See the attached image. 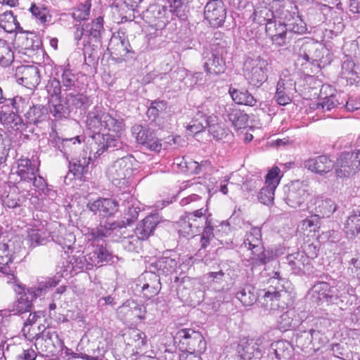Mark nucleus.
Segmentation results:
<instances>
[{
	"label": "nucleus",
	"instance_id": "b1692460",
	"mask_svg": "<svg viewBox=\"0 0 360 360\" xmlns=\"http://www.w3.org/2000/svg\"><path fill=\"white\" fill-rule=\"evenodd\" d=\"M276 1H286L285 0H262L259 1L253 13V20L259 25H266L275 18L279 19V13L274 8Z\"/></svg>",
	"mask_w": 360,
	"mask_h": 360
},
{
	"label": "nucleus",
	"instance_id": "1a4fd4ad",
	"mask_svg": "<svg viewBox=\"0 0 360 360\" xmlns=\"http://www.w3.org/2000/svg\"><path fill=\"white\" fill-rule=\"evenodd\" d=\"M134 158L125 156L113 162L106 170L108 179L117 188L129 184L133 174Z\"/></svg>",
	"mask_w": 360,
	"mask_h": 360
},
{
	"label": "nucleus",
	"instance_id": "49530a36",
	"mask_svg": "<svg viewBox=\"0 0 360 360\" xmlns=\"http://www.w3.org/2000/svg\"><path fill=\"white\" fill-rule=\"evenodd\" d=\"M0 27L8 33L14 32L25 33L17 20L16 16L13 15L11 11H6L0 15Z\"/></svg>",
	"mask_w": 360,
	"mask_h": 360
},
{
	"label": "nucleus",
	"instance_id": "052dcab7",
	"mask_svg": "<svg viewBox=\"0 0 360 360\" xmlns=\"http://www.w3.org/2000/svg\"><path fill=\"white\" fill-rule=\"evenodd\" d=\"M82 141H84V138L80 136L62 140L61 148L60 150L63 153L67 160H68V156L72 153V150H75Z\"/></svg>",
	"mask_w": 360,
	"mask_h": 360
},
{
	"label": "nucleus",
	"instance_id": "dca6fc26",
	"mask_svg": "<svg viewBox=\"0 0 360 360\" xmlns=\"http://www.w3.org/2000/svg\"><path fill=\"white\" fill-rule=\"evenodd\" d=\"M296 83L293 75L283 71L277 82L274 99L278 104L285 105L290 103L291 96L296 92Z\"/></svg>",
	"mask_w": 360,
	"mask_h": 360
},
{
	"label": "nucleus",
	"instance_id": "680f3d73",
	"mask_svg": "<svg viewBox=\"0 0 360 360\" xmlns=\"http://www.w3.org/2000/svg\"><path fill=\"white\" fill-rule=\"evenodd\" d=\"M283 176L280 168L277 166L272 167L265 176V184L274 189L279 185Z\"/></svg>",
	"mask_w": 360,
	"mask_h": 360
},
{
	"label": "nucleus",
	"instance_id": "ea45409f",
	"mask_svg": "<svg viewBox=\"0 0 360 360\" xmlns=\"http://www.w3.org/2000/svg\"><path fill=\"white\" fill-rule=\"evenodd\" d=\"M142 279H148L149 281L141 286V290L144 292L145 296L149 297L158 294L161 289V283L160 277L157 274L150 271H146L142 274V278H139V281Z\"/></svg>",
	"mask_w": 360,
	"mask_h": 360
},
{
	"label": "nucleus",
	"instance_id": "de8ad7c7",
	"mask_svg": "<svg viewBox=\"0 0 360 360\" xmlns=\"http://www.w3.org/2000/svg\"><path fill=\"white\" fill-rule=\"evenodd\" d=\"M205 277L214 291L224 292L228 290V285L224 278L225 274L222 270L209 272L205 275Z\"/></svg>",
	"mask_w": 360,
	"mask_h": 360
},
{
	"label": "nucleus",
	"instance_id": "0eeeda50",
	"mask_svg": "<svg viewBox=\"0 0 360 360\" xmlns=\"http://www.w3.org/2000/svg\"><path fill=\"white\" fill-rule=\"evenodd\" d=\"M208 215L207 205L193 212L181 215L176 222L178 231L184 237H193L207 224Z\"/></svg>",
	"mask_w": 360,
	"mask_h": 360
},
{
	"label": "nucleus",
	"instance_id": "39448f33",
	"mask_svg": "<svg viewBox=\"0 0 360 360\" xmlns=\"http://www.w3.org/2000/svg\"><path fill=\"white\" fill-rule=\"evenodd\" d=\"M27 102V99H22L19 96L5 97L0 86V122L8 129L22 131L26 129V124L20 116L13 113V110L22 111Z\"/></svg>",
	"mask_w": 360,
	"mask_h": 360
},
{
	"label": "nucleus",
	"instance_id": "37998d69",
	"mask_svg": "<svg viewBox=\"0 0 360 360\" xmlns=\"http://www.w3.org/2000/svg\"><path fill=\"white\" fill-rule=\"evenodd\" d=\"M65 103L70 108V110L79 109L85 111L92 104L91 98L84 94L70 93L65 96Z\"/></svg>",
	"mask_w": 360,
	"mask_h": 360
},
{
	"label": "nucleus",
	"instance_id": "f704fd0d",
	"mask_svg": "<svg viewBox=\"0 0 360 360\" xmlns=\"http://www.w3.org/2000/svg\"><path fill=\"white\" fill-rule=\"evenodd\" d=\"M112 254L104 242L94 245L92 250L89 252V262L94 266H101L103 263L112 261Z\"/></svg>",
	"mask_w": 360,
	"mask_h": 360
},
{
	"label": "nucleus",
	"instance_id": "4c0bfd02",
	"mask_svg": "<svg viewBox=\"0 0 360 360\" xmlns=\"http://www.w3.org/2000/svg\"><path fill=\"white\" fill-rule=\"evenodd\" d=\"M39 162L28 158H21L18 160L17 174L21 180L29 181V179L34 178V174L39 172Z\"/></svg>",
	"mask_w": 360,
	"mask_h": 360
},
{
	"label": "nucleus",
	"instance_id": "7c9ffc66",
	"mask_svg": "<svg viewBox=\"0 0 360 360\" xmlns=\"http://www.w3.org/2000/svg\"><path fill=\"white\" fill-rule=\"evenodd\" d=\"M36 336L37 340L41 338L46 343L45 352L48 353H54L56 350L62 351L65 347L58 333L51 328L44 329L41 333L36 334Z\"/></svg>",
	"mask_w": 360,
	"mask_h": 360
},
{
	"label": "nucleus",
	"instance_id": "473e14b6",
	"mask_svg": "<svg viewBox=\"0 0 360 360\" xmlns=\"http://www.w3.org/2000/svg\"><path fill=\"white\" fill-rule=\"evenodd\" d=\"M28 182H32L36 188L35 198L38 201H54L56 200L57 193L52 188H49L43 177L34 174V178L29 179Z\"/></svg>",
	"mask_w": 360,
	"mask_h": 360
},
{
	"label": "nucleus",
	"instance_id": "3c124183",
	"mask_svg": "<svg viewBox=\"0 0 360 360\" xmlns=\"http://www.w3.org/2000/svg\"><path fill=\"white\" fill-rule=\"evenodd\" d=\"M229 93L236 103L254 106L257 103V100L248 90L230 89Z\"/></svg>",
	"mask_w": 360,
	"mask_h": 360
},
{
	"label": "nucleus",
	"instance_id": "f8f14e48",
	"mask_svg": "<svg viewBox=\"0 0 360 360\" xmlns=\"http://www.w3.org/2000/svg\"><path fill=\"white\" fill-rule=\"evenodd\" d=\"M176 18H181L182 16L174 13L167 5L160 4L150 5L143 13V20L156 30H162L170 21Z\"/></svg>",
	"mask_w": 360,
	"mask_h": 360
},
{
	"label": "nucleus",
	"instance_id": "cd10ccee",
	"mask_svg": "<svg viewBox=\"0 0 360 360\" xmlns=\"http://www.w3.org/2000/svg\"><path fill=\"white\" fill-rule=\"evenodd\" d=\"M22 98L27 99L28 101L27 104L23 108L22 111L17 112L13 110L14 114L20 116L19 114L24 112L27 122L34 124L41 122L46 119L48 110L46 107L41 105H34L29 98L22 97Z\"/></svg>",
	"mask_w": 360,
	"mask_h": 360
},
{
	"label": "nucleus",
	"instance_id": "6e6552de",
	"mask_svg": "<svg viewBox=\"0 0 360 360\" xmlns=\"http://www.w3.org/2000/svg\"><path fill=\"white\" fill-rule=\"evenodd\" d=\"M274 8L279 13V19L286 22L289 36L292 33L303 34L307 32V25L297 14V8L292 2L276 1Z\"/></svg>",
	"mask_w": 360,
	"mask_h": 360
},
{
	"label": "nucleus",
	"instance_id": "a211bd4d",
	"mask_svg": "<svg viewBox=\"0 0 360 360\" xmlns=\"http://www.w3.org/2000/svg\"><path fill=\"white\" fill-rule=\"evenodd\" d=\"M265 31L273 44L277 46H285L288 39L292 37L289 36L286 22L278 18H275L273 21L266 23Z\"/></svg>",
	"mask_w": 360,
	"mask_h": 360
},
{
	"label": "nucleus",
	"instance_id": "f3484780",
	"mask_svg": "<svg viewBox=\"0 0 360 360\" xmlns=\"http://www.w3.org/2000/svg\"><path fill=\"white\" fill-rule=\"evenodd\" d=\"M328 53V51L321 44L312 40L302 42L298 52V60H304L309 63H314L323 60V54Z\"/></svg>",
	"mask_w": 360,
	"mask_h": 360
},
{
	"label": "nucleus",
	"instance_id": "0e129e2a",
	"mask_svg": "<svg viewBox=\"0 0 360 360\" xmlns=\"http://www.w3.org/2000/svg\"><path fill=\"white\" fill-rule=\"evenodd\" d=\"M296 345L302 350L306 351H315L319 349V347H315L311 343V337L309 335V332L302 331L299 333L296 337Z\"/></svg>",
	"mask_w": 360,
	"mask_h": 360
},
{
	"label": "nucleus",
	"instance_id": "c03bdc74",
	"mask_svg": "<svg viewBox=\"0 0 360 360\" xmlns=\"http://www.w3.org/2000/svg\"><path fill=\"white\" fill-rule=\"evenodd\" d=\"M132 188H130L129 184L124 186L122 188H118L117 191L112 195L110 198H99L94 200V202H134L137 200V198L131 194Z\"/></svg>",
	"mask_w": 360,
	"mask_h": 360
},
{
	"label": "nucleus",
	"instance_id": "69168bd1",
	"mask_svg": "<svg viewBox=\"0 0 360 360\" xmlns=\"http://www.w3.org/2000/svg\"><path fill=\"white\" fill-rule=\"evenodd\" d=\"M103 19L102 17H98L93 20L91 23L87 24L85 26V32L89 33L92 37L97 39L101 36V33L103 31Z\"/></svg>",
	"mask_w": 360,
	"mask_h": 360
},
{
	"label": "nucleus",
	"instance_id": "6ab92c4d",
	"mask_svg": "<svg viewBox=\"0 0 360 360\" xmlns=\"http://www.w3.org/2000/svg\"><path fill=\"white\" fill-rule=\"evenodd\" d=\"M58 224L37 222L27 231V240L29 245L34 248L37 245H44L50 240L51 229L56 228Z\"/></svg>",
	"mask_w": 360,
	"mask_h": 360
},
{
	"label": "nucleus",
	"instance_id": "9b49d317",
	"mask_svg": "<svg viewBox=\"0 0 360 360\" xmlns=\"http://www.w3.org/2000/svg\"><path fill=\"white\" fill-rule=\"evenodd\" d=\"M174 343L180 350H193L202 354L207 349V342L200 332L192 328L179 330L174 336Z\"/></svg>",
	"mask_w": 360,
	"mask_h": 360
},
{
	"label": "nucleus",
	"instance_id": "a18cd8bd",
	"mask_svg": "<svg viewBox=\"0 0 360 360\" xmlns=\"http://www.w3.org/2000/svg\"><path fill=\"white\" fill-rule=\"evenodd\" d=\"M91 160V157L87 156L86 153L72 158L69 160V170L75 176L81 178L82 176L87 173Z\"/></svg>",
	"mask_w": 360,
	"mask_h": 360
},
{
	"label": "nucleus",
	"instance_id": "09e8293b",
	"mask_svg": "<svg viewBox=\"0 0 360 360\" xmlns=\"http://www.w3.org/2000/svg\"><path fill=\"white\" fill-rule=\"evenodd\" d=\"M345 231L349 238H353L360 233V209L354 210L347 217Z\"/></svg>",
	"mask_w": 360,
	"mask_h": 360
},
{
	"label": "nucleus",
	"instance_id": "c9c22d12",
	"mask_svg": "<svg viewBox=\"0 0 360 360\" xmlns=\"http://www.w3.org/2000/svg\"><path fill=\"white\" fill-rule=\"evenodd\" d=\"M304 165L309 170L319 174L330 172L335 166L333 162L326 155L309 158Z\"/></svg>",
	"mask_w": 360,
	"mask_h": 360
},
{
	"label": "nucleus",
	"instance_id": "f03ea898",
	"mask_svg": "<svg viewBox=\"0 0 360 360\" xmlns=\"http://www.w3.org/2000/svg\"><path fill=\"white\" fill-rule=\"evenodd\" d=\"M58 282L56 278H51L39 283L37 288L26 289L15 278H11L8 283L12 285L13 290L17 294V299L9 306V311L14 314L30 311L33 300L42 295L48 289L56 286Z\"/></svg>",
	"mask_w": 360,
	"mask_h": 360
},
{
	"label": "nucleus",
	"instance_id": "4be33fe9",
	"mask_svg": "<svg viewBox=\"0 0 360 360\" xmlns=\"http://www.w3.org/2000/svg\"><path fill=\"white\" fill-rule=\"evenodd\" d=\"M205 20L214 27L223 25L226 18V8L221 0H210L204 10Z\"/></svg>",
	"mask_w": 360,
	"mask_h": 360
},
{
	"label": "nucleus",
	"instance_id": "423d86ee",
	"mask_svg": "<svg viewBox=\"0 0 360 360\" xmlns=\"http://www.w3.org/2000/svg\"><path fill=\"white\" fill-rule=\"evenodd\" d=\"M140 208L134 207V205L128 207V210L125 213L124 221H115L112 223H106L104 225H100L96 229H87L84 236L89 241L99 242L104 238H111L115 240L122 235L121 229L126 226L130 225L131 222L137 219Z\"/></svg>",
	"mask_w": 360,
	"mask_h": 360
},
{
	"label": "nucleus",
	"instance_id": "2eb2a0df",
	"mask_svg": "<svg viewBox=\"0 0 360 360\" xmlns=\"http://www.w3.org/2000/svg\"><path fill=\"white\" fill-rule=\"evenodd\" d=\"M180 263L178 254L168 251L164 255L148 265V269L153 274L160 276H169L176 272Z\"/></svg>",
	"mask_w": 360,
	"mask_h": 360
},
{
	"label": "nucleus",
	"instance_id": "ddd939ff",
	"mask_svg": "<svg viewBox=\"0 0 360 360\" xmlns=\"http://www.w3.org/2000/svg\"><path fill=\"white\" fill-rule=\"evenodd\" d=\"M243 245L251 250V258L255 264H265L273 257L272 252L265 251L264 249L261 229L259 227H253L246 233Z\"/></svg>",
	"mask_w": 360,
	"mask_h": 360
},
{
	"label": "nucleus",
	"instance_id": "7ed1b4c3",
	"mask_svg": "<svg viewBox=\"0 0 360 360\" xmlns=\"http://www.w3.org/2000/svg\"><path fill=\"white\" fill-rule=\"evenodd\" d=\"M287 281L281 278L279 272H274L269 278V286L264 289L262 295V305L267 311H282L286 309L289 304V294L285 290Z\"/></svg>",
	"mask_w": 360,
	"mask_h": 360
},
{
	"label": "nucleus",
	"instance_id": "4468645a",
	"mask_svg": "<svg viewBox=\"0 0 360 360\" xmlns=\"http://www.w3.org/2000/svg\"><path fill=\"white\" fill-rule=\"evenodd\" d=\"M214 105L211 102H207L198 108L195 116L186 125V130L191 135L202 131L209 126L210 123L216 122L217 118L214 115Z\"/></svg>",
	"mask_w": 360,
	"mask_h": 360
},
{
	"label": "nucleus",
	"instance_id": "393cba45",
	"mask_svg": "<svg viewBox=\"0 0 360 360\" xmlns=\"http://www.w3.org/2000/svg\"><path fill=\"white\" fill-rule=\"evenodd\" d=\"M132 133L135 135L136 141L150 150L160 152L162 149L161 140L155 136L153 130L141 125H135L132 127Z\"/></svg>",
	"mask_w": 360,
	"mask_h": 360
},
{
	"label": "nucleus",
	"instance_id": "f257e3e1",
	"mask_svg": "<svg viewBox=\"0 0 360 360\" xmlns=\"http://www.w3.org/2000/svg\"><path fill=\"white\" fill-rule=\"evenodd\" d=\"M86 125L95 133V143L91 144V151L95 158H98L109 148H118L119 138L125 130L123 118L115 112H106L103 108L94 107L86 115Z\"/></svg>",
	"mask_w": 360,
	"mask_h": 360
},
{
	"label": "nucleus",
	"instance_id": "e433bc0d",
	"mask_svg": "<svg viewBox=\"0 0 360 360\" xmlns=\"http://www.w3.org/2000/svg\"><path fill=\"white\" fill-rule=\"evenodd\" d=\"M159 223L158 216L152 214L146 217L138 224L134 233L136 237L141 240H145L153 233L157 224Z\"/></svg>",
	"mask_w": 360,
	"mask_h": 360
},
{
	"label": "nucleus",
	"instance_id": "aec40b11",
	"mask_svg": "<svg viewBox=\"0 0 360 360\" xmlns=\"http://www.w3.org/2000/svg\"><path fill=\"white\" fill-rule=\"evenodd\" d=\"M222 48L206 53L204 56L203 69L209 77L218 76L224 72L226 63L222 57Z\"/></svg>",
	"mask_w": 360,
	"mask_h": 360
},
{
	"label": "nucleus",
	"instance_id": "79ce46f5",
	"mask_svg": "<svg viewBox=\"0 0 360 360\" xmlns=\"http://www.w3.org/2000/svg\"><path fill=\"white\" fill-rule=\"evenodd\" d=\"M8 243H0V271L11 278H15L13 268V255Z\"/></svg>",
	"mask_w": 360,
	"mask_h": 360
},
{
	"label": "nucleus",
	"instance_id": "864d4df0",
	"mask_svg": "<svg viewBox=\"0 0 360 360\" xmlns=\"http://www.w3.org/2000/svg\"><path fill=\"white\" fill-rule=\"evenodd\" d=\"M23 77L22 79L29 85L30 88L37 87L41 81L39 70L34 65H27L22 68Z\"/></svg>",
	"mask_w": 360,
	"mask_h": 360
},
{
	"label": "nucleus",
	"instance_id": "bb28decb",
	"mask_svg": "<svg viewBox=\"0 0 360 360\" xmlns=\"http://www.w3.org/2000/svg\"><path fill=\"white\" fill-rule=\"evenodd\" d=\"M237 351L244 360L259 359L264 353L265 346L261 339L242 340L238 346Z\"/></svg>",
	"mask_w": 360,
	"mask_h": 360
},
{
	"label": "nucleus",
	"instance_id": "774afa93",
	"mask_svg": "<svg viewBox=\"0 0 360 360\" xmlns=\"http://www.w3.org/2000/svg\"><path fill=\"white\" fill-rule=\"evenodd\" d=\"M351 280L356 279L360 283V259L352 258L348 263L346 272Z\"/></svg>",
	"mask_w": 360,
	"mask_h": 360
},
{
	"label": "nucleus",
	"instance_id": "20e7f679",
	"mask_svg": "<svg viewBox=\"0 0 360 360\" xmlns=\"http://www.w3.org/2000/svg\"><path fill=\"white\" fill-rule=\"evenodd\" d=\"M311 292L313 296L316 295L319 300L338 304L340 302H343L348 295H354L355 290L342 279H330L328 281L316 282L311 289Z\"/></svg>",
	"mask_w": 360,
	"mask_h": 360
},
{
	"label": "nucleus",
	"instance_id": "603ef678",
	"mask_svg": "<svg viewBox=\"0 0 360 360\" xmlns=\"http://www.w3.org/2000/svg\"><path fill=\"white\" fill-rule=\"evenodd\" d=\"M50 238L63 249H70L75 240L74 235L71 233H68L64 227L60 229L57 233L51 231Z\"/></svg>",
	"mask_w": 360,
	"mask_h": 360
},
{
	"label": "nucleus",
	"instance_id": "4d7b16f0",
	"mask_svg": "<svg viewBox=\"0 0 360 360\" xmlns=\"http://www.w3.org/2000/svg\"><path fill=\"white\" fill-rule=\"evenodd\" d=\"M119 204H86L89 209L94 213H98L102 217L114 214L118 210Z\"/></svg>",
	"mask_w": 360,
	"mask_h": 360
},
{
	"label": "nucleus",
	"instance_id": "13d9d810",
	"mask_svg": "<svg viewBox=\"0 0 360 360\" xmlns=\"http://www.w3.org/2000/svg\"><path fill=\"white\" fill-rule=\"evenodd\" d=\"M14 60V54L9 44L0 39V65L3 67L9 66Z\"/></svg>",
	"mask_w": 360,
	"mask_h": 360
},
{
	"label": "nucleus",
	"instance_id": "8fccbe9b",
	"mask_svg": "<svg viewBox=\"0 0 360 360\" xmlns=\"http://www.w3.org/2000/svg\"><path fill=\"white\" fill-rule=\"evenodd\" d=\"M316 325L319 328L318 330L311 329L308 332H309V335L311 337L312 345L319 348V345L324 342V335L322 329L328 328L330 323L327 319L319 318L316 320Z\"/></svg>",
	"mask_w": 360,
	"mask_h": 360
},
{
	"label": "nucleus",
	"instance_id": "338daca9",
	"mask_svg": "<svg viewBox=\"0 0 360 360\" xmlns=\"http://www.w3.org/2000/svg\"><path fill=\"white\" fill-rule=\"evenodd\" d=\"M70 111L68 105L64 106L60 103L52 104L50 106V112L56 120L67 118Z\"/></svg>",
	"mask_w": 360,
	"mask_h": 360
},
{
	"label": "nucleus",
	"instance_id": "58836bf2",
	"mask_svg": "<svg viewBox=\"0 0 360 360\" xmlns=\"http://www.w3.org/2000/svg\"><path fill=\"white\" fill-rule=\"evenodd\" d=\"M234 291L236 298L244 306H252L257 300L255 288L250 284L236 286Z\"/></svg>",
	"mask_w": 360,
	"mask_h": 360
},
{
	"label": "nucleus",
	"instance_id": "bf43d9fd",
	"mask_svg": "<svg viewBox=\"0 0 360 360\" xmlns=\"http://www.w3.org/2000/svg\"><path fill=\"white\" fill-rule=\"evenodd\" d=\"M298 324L299 321L295 319V311L293 309L288 310L280 316L278 327L281 330H287Z\"/></svg>",
	"mask_w": 360,
	"mask_h": 360
},
{
	"label": "nucleus",
	"instance_id": "5fc2aeb1",
	"mask_svg": "<svg viewBox=\"0 0 360 360\" xmlns=\"http://www.w3.org/2000/svg\"><path fill=\"white\" fill-rule=\"evenodd\" d=\"M323 205L327 206L328 205V204H322L321 205L319 206V208L321 210ZM335 207H334L333 209H330L327 212L320 213V214H315L314 216L311 217L309 219H306L303 220L302 229L305 230H309L310 232H316L317 229L319 228L318 217L323 218L328 217L333 212H335ZM320 212H321V210H320Z\"/></svg>",
	"mask_w": 360,
	"mask_h": 360
},
{
	"label": "nucleus",
	"instance_id": "9d476101",
	"mask_svg": "<svg viewBox=\"0 0 360 360\" xmlns=\"http://www.w3.org/2000/svg\"><path fill=\"white\" fill-rule=\"evenodd\" d=\"M268 61L261 56H248L243 63V73L250 85L259 87L268 79Z\"/></svg>",
	"mask_w": 360,
	"mask_h": 360
},
{
	"label": "nucleus",
	"instance_id": "c85d7f7f",
	"mask_svg": "<svg viewBox=\"0 0 360 360\" xmlns=\"http://www.w3.org/2000/svg\"><path fill=\"white\" fill-rule=\"evenodd\" d=\"M285 259L295 274L302 275L311 271V263L306 254L302 251L289 254Z\"/></svg>",
	"mask_w": 360,
	"mask_h": 360
},
{
	"label": "nucleus",
	"instance_id": "5701e85b",
	"mask_svg": "<svg viewBox=\"0 0 360 360\" xmlns=\"http://www.w3.org/2000/svg\"><path fill=\"white\" fill-rule=\"evenodd\" d=\"M354 153H343L336 160L335 172L338 177H349L360 170V163L357 162Z\"/></svg>",
	"mask_w": 360,
	"mask_h": 360
},
{
	"label": "nucleus",
	"instance_id": "412c9836",
	"mask_svg": "<svg viewBox=\"0 0 360 360\" xmlns=\"http://www.w3.org/2000/svg\"><path fill=\"white\" fill-rule=\"evenodd\" d=\"M173 169L189 174H199L209 172L212 169V165L208 160L199 163L189 158L177 157L174 160Z\"/></svg>",
	"mask_w": 360,
	"mask_h": 360
},
{
	"label": "nucleus",
	"instance_id": "72a5a7b5",
	"mask_svg": "<svg viewBox=\"0 0 360 360\" xmlns=\"http://www.w3.org/2000/svg\"><path fill=\"white\" fill-rule=\"evenodd\" d=\"M222 116L228 119L236 129L244 128L248 120V115L238 109L235 104L230 103L223 105Z\"/></svg>",
	"mask_w": 360,
	"mask_h": 360
},
{
	"label": "nucleus",
	"instance_id": "c756f323",
	"mask_svg": "<svg viewBox=\"0 0 360 360\" xmlns=\"http://www.w3.org/2000/svg\"><path fill=\"white\" fill-rule=\"evenodd\" d=\"M67 265L64 266L63 274L65 276L77 274L78 272L91 269L94 266L89 262V253L84 255L82 253L70 256L66 262Z\"/></svg>",
	"mask_w": 360,
	"mask_h": 360
},
{
	"label": "nucleus",
	"instance_id": "2f4dec72",
	"mask_svg": "<svg viewBox=\"0 0 360 360\" xmlns=\"http://www.w3.org/2000/svg\"><path fill=\"white\" fill-rule=\"evenodd\" d=\"M341 77L349 85L360 82V67L354 63L352 57L345 55L342 64Z\"/></svg>",
	"mask_w": 360,
	"mask_h": 360
},
{
	"label": "nucleus",
	"instance_id": "a878e982",
	"mask_svg": "<svg viewBox=\"0 0 360 360\" xmlns=\"http://www.w3.org/2000/svg\"><path fill=\"white\" fill-rule=\"evenodd\" d=\"M321 94H326L321 102L312 104L311 108L317 110L318 112H330L339 105L343 104V99L340 101V94L335 92V90L329 85H323L321 89Z\"/></svg>",
	"mask_w": 360,
	"mask_h": 360
},
{
	"label": "nucleus",
	"instance_id": "6e6d98bb",
	"mask_svg": "<svg viewBox=\"0 0 360 360\" xmlns=\"http://www.w3.org/2000/svg\"><path fill=\"white\" fill-rule=\"evenodd\" d=\"M118 32L117 34H114L110 39L109 46L111 49H114L120 54L122 53H129L130 47L129 40L124 37V33Z\"/></svg>",
	"mask_w": 360,
	"mask_h": 360
},
{
	"label": "nucleus",
	"instance_id": "a19ab883",
	"mask_svg": "<svg viewBox=\"0 0 360 360\" xmlns=\"http://www.w3.org/2000/svg\"><path fill=\"white\" fill-rule=\"evenodd\" d=\"M292 347L289 342L279 340L273 342L269 350L268 356L270 359L276 360H288L291 355Z\"/></svg>",
	"mask_w": 360,
	"mask_h": 360
},
{
	"label": "nucleus",
	"instance_id": "e2e57ef3",
	"mask_svg": "<svg viewBox=\"0 0 360 360\" xmlns=\"http://www.w3.org/2000/svg\"><path fill=\"white\" fill-rule=\"evenodd\" d=\"M121 312L131 311V315L142 320L145 319L146 308L134 301L126 302L121 307Z\"/></svg>",
	"mask_w": 360,
	"mask_h": 360
}]
</instances>
